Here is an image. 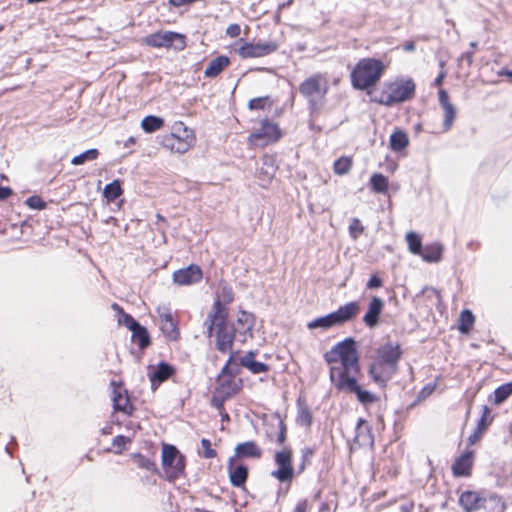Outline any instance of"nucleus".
Here are the masks:
<instances>
[{
  "mask_svg": "<svg viewBox=\"0 0 512 512\" xmlns=\"http://www.w3.org/2000/svg\"><path fill=\"white\" fill-rule=\"evenodd\" d=\"M235 324L236 335L241 337V342L253 337L254 317L251 313L240 311Z\"/></svg>",
  "mask_w": 512,
  "mask_h": 512,
  "instance_id": "18",
  "label": "nucleus"
},
{
  "mask_svg": "<svg viewBox=\"0 0 512 512\" xmlns=\"http://www.w3.org/2000/svg\"><path fill=\"white\" fill-rule=\"evenodd\" d=\"M229 64L230 59L225 55H220L208 63L204 71V75L208 78H214L218 76Z\"/></svg>",
  "mask_w": 512,
  "mask_h": 512,
  "instance_id": "27",
  "label": "nucleus"
},
{
  "mask_svg": "<svg viewBox=\"0 0 512 512\" xmlns=\"http://www.w3.org/2000/svg\"><path fill=\"white\" fill-rule=\"evenodd\" d=\"M235 457H231L228 461L229 479L234 487H242L248 478V468L245 465H239L234 468Z\"/></svg>",
  "mask_w": 512,
  "mask_h": 512,
  "instance_id": "20",
  "label": "nucleus"
},
{
  "mask_svg": "<svg viewBox=\"0 0 512 512\" xmlns=\"http://www.w3.org/2000/svg\"><path fill=\"white\" fill-rule=\"evenodd\" d=\"M324 359L330 365V380L333 385L355 376L360 369L356 342L351 337L335 344L324 354Z\"/></svg>",
  "mask_w": 512,
  "mask_h": 512,
  "instance_id": "1",
  "label": "nucleus"
},
{
  "mask_svg": "<svg viewBox=\"0 0 512 512\" xmlns=\"http://www.w3.org/2000/svg\"><path fill=\"white\" fill-rule=\"evenodd\" d=\"M415 91V84L411 79L401 82L389 84L379 96H375L372 101L385 105L392 106L393 104L409 100Z\"/></svg>",
  "mask_w": 512,
  "mask_h": 512,
  "instance_id": "5",
  "label": "nucleus"
},
{
  "mask_svg": "<svg viewBox=\"0 0 512 512\" xmlns=\"http://www.w3.org/2000/svg\"><path fill=\"white\" fill-rule=\"evenodd\" d=\"M267 106H272L269 96L253 98L248 103V107L251 110H264Z\"/></svg>",
  "mask_w": 512,
  "mask_h": 512,
  "instance_id": "47",
  "label": "nucleus"
},
{
  "mask_svg": "<svg viewBox=\"0 0 512 512\" xmlns=\"http://www.w3.org/2000/svg\"><path fill=\"white\" fill-rule=\"evenodd\" d=\"M99 156V151L96 148H92L84 151L83 153L75 156L71 160V164L78 166L84 164L86 161H93Z\"/></svg>",
  "mask_w": 512,
  "mask_h": 512,
  "instance_id": "39",
  "label": "nucleus"
},
{
  "mask_svg": "<svg viewBox=\"0 0 512 512\" xmlns=\"http://www.w3.org/2000/svg\"><path fill=\"white\" fill-rule=\"evenodd\" d=\"M111 307L117 313L118 323L120 325L126 326L131 330L139 323L130 314H127L117 303H113Z\"/></svg>",
  "mask_w": 512,
  "mask_h": 512,
  "instance_id": "34",
  "label": "nucleus"
},
{
  "mask_svg": "<svg viewBox=\"0 0 512 512\" xmlns=\"http://www.w3.org/2000/svg\"><path fill=\"white\" fill-rule=\"evenodd\" d=\"M493 419L494 416L491 409L487 405H483L481 409V417L477 424L479 431H485L486 428L493 422Z\"/></svg>",
  "mask_w": 512,
  "mask_h": 512,
  "instance_id": "42",
  "label": "nucleus"
},
{
  "mask_svg": "<svg viewBox=\"0 0 512 512\" xmlns=\"http://www.w3.org/2000/svg\"><path fill=\"white\" fill-rule=\"evenodd\" d=\"M439 104L443 109L444 120L442 124V128L444 132H448L455 121L456 118V108L450 102L449 95L446 90L440 89L438 92Z\"/></svg>",
  "mask_w": 512,
  "mask_h": 512,
  "instance_id": "16",
  "label": "nucleus"
},
{
  "mask_svg": "<svg viewBox=\"0 0 512 512\" xmlns=\"http://www.w3.org/2000/svg\"><path fill=\"white\" fill-rule=\"evenodd\" d=\"M398 369L375 358L369 368V375L375 383L384 387L397 373Z\"/></svg>",
  "mask_w": 512,
  "mask_h": 512,
  "instance_id": "13",
  "label": "nucleus"
},
{
  "mask_svg": "<svg viewBox=\"0 0 512 512\" xmlns=\"http://www.w3.org/2000/svg\"><path fill=\"white\" fill-rule=\"evenodd\" d=\"M281 138V131L277 124L267 119L261 121L260 128L250 134L248 140L253 145L265 146Z\"/></svg>",
  "mask_w": 512,
  "mask_h": 512,
  "instance_id": "8",
  "label": "nucleus"
},
{
  "mask_svg": "<svg viewBox=\"0 0 512 512\" xmlns=\"http://www.w3.org/2000/svg\"><path fill=\"white\" fill-rule=\"evenodd\" d=\"M334 386L339 391L356 394L358 401L364 405H368L377 401V397L374 394L367 390L361 389L355 376L345 378V380L334 384Z\"/></svg>",
  "mask_w": 512,
  "mask_h": 512,
  "instance_id": "12",
  "label": "nucleus"
},
{
  "mask_svg": "<svg viewBox=\"0 0 512 512\" xmlns=\"http://www.w3.org/2000/svg\"><path fill=\"white\" fill-rule=\"evenodd\" d=\"M307 509H308L307 501L301 500L296 504L293 512H307Z\"/></svg>",
  "mask_w": 512,
  "mask_h": 512,
  "instance_id": "59",
  "label": "nucleus"
},
{
  "mask_svg": "<svg viewBox=\"0 0 512 512\" xmlns=\"http://www.w3.org/2000/svg\"><path fill=\"white\" fill-rule=\"evenodd\" d=\"M129 441L130 440L128 438H126L125 436L117 435L113 439V445L121 450L125 447L126 443Z\"/></svg>",
  "mask_w": 512,
  "mask_h": 512,
  "instance_id": "55",
  "label": "nucleus"
},
{
  "mask_svg": "<svg viewBox=\"0 0 512 512\" xmlns=\"http://www.w3.org/2000/svg\"><path fill=\"white\" fill-rule=\"evenodd\" d=\"M261 456L262 450L254 441H246L235 447V457L259 459Z\"/></svg>",
  "mask_w": 512,
  "mask_h": 512,
  "instance_id": "23",
  "label": "nucleus"
},
{
  "mask_svg": "<svg viewBox=\"0 0 512 512\" xmlns=\"http://www.w3.org/2000/svg\"><path fill=\"white\" fill-rule=\"evenodd\" d=\"M183 129L184 136L178 135L176 132H172L165 135L162 140V145L172 152L183 154L189 150L193 143V135L183 127V124H179V129Z\"/></svg>",
  "mask_w": 512,
  "mask_h": 512,
  "instance_id": "9",
  "label": "nucleus"
},
{
  "mask_svg": "<svg viewBox=\"0 0 512 512\" xmlns=\"http://www.w3.org/2000/svg\"><path fill=\"white\" fill-rule=\"evenodd\" d=\"M482 498L477 492L465 491L460 495L459 504L466 512H477Z\"/></svg>",
  "mask_w": 512,
  "mask_h": 512,
  "instance_id": "25",
  "label": "nucleus"
},
{
  "mask_svg": "<svg viewBox=\"0 0 512 512\" xmlns=\"http://www.w3.org/2000/svg\"><path fill=\"white\" fill-rule=\"evenodd\" d=\"M384 308V301L377 296H373L369 305L367 312L363 317V322L369 328H374L379 324V317Z\"/></svg>",
  "mask_w": 512,
  "mask_h": 512,
  "instance_id": "19",
  "label": "nucleus"
},
{
  "mask_svg": "<svg viewBox=\"0 0 512 512\" xmlns=\"http://www.w3.org/2000/svg\"><path fill=\"white\" fill-rule=\"evenodd\" d=\"M364 231V227L362 226L360 220L358 218H354L349 225V234L353 239H357Z\"/></svg>",
  "mask_w": 512,
  "mask_h": 512,
  "instance_id": "48",
  "label": "nucleus"
},
{
  "mask_svg": "<svg viewBox=\"0 0 512 512\" xmlns=\"http://www.w3.org/2000/svg\"><path fill=\"white\" fill-rule=\"evenodd\" d=\"M132 332V340L137 343L140 349L147 348L150 343V336L148 330L138 323L133 329L130 330Z\"/></svg>",
  "mask_w": 512,
  "mask_h": 512,
  "instance_id": "32",
  "label": "nucleus"
},
{
  "mask_svg": "<svg viewBox=\"0 0 512 512\" xmlns=\"http://www.w3.org/2000/svg\"><path fill=\"white\" fill-rule=\"evenodd\" d=\"M512 395V381L504 383L497 387L492 394L489 395L488 401L494 405H501Z\"/></svg>",
  "mask_w": 512,
  "mask_h": 512,
  "instance_id": "29",
  "label": "nucleus"
},
{
  "mask_svg": "<svg viewBox=\"0 0 512 512\" xmlns=\"http://www.w3.org/2000/svg\"><path fill=\"white\" fill-rule=\"evenodd\" d=\"M389 142L390 148L395 152H399L408 146L409 139L405 132L396 130L391 134Z\"/></svg>",
  "mask_w": 512,
  "mask_h": 512,
  "instance_id": "33",
  "label": "nucleus"
},
{
  "mask_svg": "<svg viewBox=\"0 0 512 512\" xmlns=\"http://www.w3.org/2000/svg\"><path fill=\"white\" fill-rule=\"evenodd\" d=\"M498 76H505V77L512 78V70H509L507 68H502L501 70L498 71Z\"/></svg>",
  "mask_w": 512,
  "mask_h": 512,
  "instance_id": "64",
  "label": "nucleus"
},
{
  "mask_svg": "<svg viewBox=\"0 0 512 512\" xmlns=\"http://www.w3.org/2000/svg\"><path fill=\"white\" fill-rule=\"evenodd\" d=\"M243 367L247 368L253 374H259L268 371V365L255 360L254 352L250 351L240 360Z\"/></svg>",
  "mask_w": 512,
  "mask_h": 512,
  "instance_id": "30",
  "label": "nucleus"
},
{
  "mask_svg": "<svg viewBox=\"0 0 512 512\" xmlns=\"http://www.w3.org/2000/svg\"><path fill=\"white\" fill-rule=\"evenodd\" d=\"M402 356L399 344L388 342L377 349L376 358L398 369V363Z\"/></svg>",
  "mask_w": 512,
  "mask_h": 512,
  "instance_id": "15",
  "label": "nucleus"
},
{
  "mask_svg": "<svg viewBox=\"0 0 512 512\" xmlns=\"http://www.w3.org/2000/svg\"><path fill=\"white\" fill-rule=\"evenodd\" d=\"M443 252V245L440 243H433L422 248L419 254L422 259L429 263H436L441 260Z\"/></svg>",
  "mask_w": 512,
  "mask_h": 512,
  "instance_id": "31",
  "label": "nucleus"
},
{
  "mask_svg": "<svg viewBox=\"0 0 512 512\" xmlns=\"http://www.w3.org/2000/svg\"><path fill=\"white\" fill-rule=\"evenodd\" d=\"M122 193L123 190L118 180H114L113 182L107 184L103 190L104 197L109 201L117 199L119 196H121Z\"/></svg>",
  "mask_w": 512,
  "mask_h": 512,
  "instance_id": "37",
  "label": "nucleus"
},
{
  "mask_svg": "<svg viewBox=\"0 0 512 512\" xmlns=\"http://www.w3.org/2000/svg\"><path fill=\"white\" fill-rule=\"evenodd\" d=\"M172 277L177 285L188 286L200 282L203 274L198 265L191 264L186 268L176 270Z\"/></svg>",
  "mask_w": 512,
  "mask_h": 512,
  "instance_id": "14",
  "label": "nucleus"
},
{
  "mask_svg": "<svg viewBox=\"0 0 512 512\" xmlns=\"http://www.w3.org/2000/svg\"><path fill=\"white\" fill-rule=\"evenodd\" d=\"M360 312V304L357 301L348 302L331 312L336 326L353 320Z\"/></svg>",
  "mask_w": 512,
  "mask_h": 512,
  "instance_id": "17",
  "label": "nucleus"
},
{
  "mask_svg": "<svg viewBox=\"0 0 512 512\" xmlns=\"http://www.w3.org/2000/svg\"><path fill=\"white\" fill-rule=\"evenodd\" d=\"M352 167V162L347 157H341L334 162V172L337 175L347 174Z\"/></svg>",
  "mask_w": 512,
  "mask_h": 512,
  "instance_id": "46",
  "label": "nucleus"
},
{
  "mask_svg": "<svg viewBox=\"0 0 512 512\" xmlns=\"http://www.w3.org/2000/svg\"><path fill=\"white\" fill-rule=\"evenodd\" d=\"M233 361V355L231 354L226 362V364L223 366L222 370H221V373H220V377H223V376H233L234 372L232 371V369L230 368V365Z\"/></svg>",
  "mask_w": 512,
  "mask_h": 512,
  "instance_id": "53",
  "label": "nucleus"
},
{
  "mask_svg": "<svg viewBox=\"0 0 512 512\" xmlns=\"http://www.w3.org/2000/svg\"><path fill=\"white\" fill-rule=\"evenodd\" d=\"M146 45L155 48H170L181 51L186 46L185 36L172 31L156 32L145 37Z\"/></svg>",
  "mask_w": 512,
  "mask_h": 512,
  "instance_id": "7",
  "label": "nucleus"
},
{
  "mask_svg": "<svg viewBox=\"0 0 512 512\" xmlns=\"http://www.w3.org/2000/svg\"><path fill=\"white\" fill-rule=\"evenodd\" d=\"M299 93L305 98L310 112L316 113L324 106L329 91V81L324 73H315L299 85Z\"/></svg>",
  "mask_w": 512,
  "mask_h": 512,
  "instance_id": "3",
  "label": "nucleus"
},
{
  "mask_svg": "<svg viewBox=\"0 0 512 512\" xmlns=\"http://www.w3.org/2000/svg\"><path fill=\"white\" fill-rule=\"evenodd\" d=\"M160 323H167L170 322L173 319L172 314L170 312H162L159 314Z\"/></svg>",
  "mask_w": 512,
  "mask_h": 512,
  "instance_id": "62",
  "label": "nucleus"
},
{
  "mask_svg": "<svg viewBox=\"0 0 512 512\" xmlns=\"http://www.w3.org/2000/svg\"><path fill=\"white\" fill-rule=\"evenodd\" d=\"M275 462L278 465V469L271 472V476L276 478L280 482H287L293 478V467L291 460V451L289 449H283L276 452Z\"/></svg>",
  "mask_w": 512,
  "mask_h": 512,
  "instance_id": "11",
  "label": "nucleus"
},
{
  "mask_svg": "<svg viewBox=\"0 0 512 512\" xmlns=\"http://www.w3.org/2000/svg\"><path fill=\"white\" fill-rule=\"evenodd\" d=\"M436 388V384L434 383H428L427 385H425L422 390L420 391L419 393V397L420 398H426L428 397L429 395H431L434 390Z\"/></svg>",
  "mask_w": 512,
  "mask_h": 512,
  "instance_id": "52",
  "label": "nucleus"
},
{
  "mask_svg": "<svg viewBox=\"0 0 512 512\" xmlns=\"http://www.w3.org/2000/svg\"><path fill=\"white\" fill-rule=\"evenodd\" d=\"M278 49V44L274 41L268 42H246L241 45L237 52L241 58H259L272 54Z\"/></svg>",
  "mask_w": 512,
  "mask_h": 512,
  "instance_id": "10",
  "label": "nucleus"
},
{
  "mask_svg": "<svg viewBox=\"0 0 512 512\" xmlns=\"http://www.w3.org/2000/svg\"><path fill=\"white\" fill-rule=\"evenodd\" d=\"M241 33V28L238 24H230L226 29V34L232 38L238 37Z\"/></svg>",
  "mask_w": 512,
  "mask_h": 512,
  "instance_id": "51",
  "label": "nucleus"
},
{
  "mask_svg": "<svg viewBox=\"0 0 512 512\" xmlns=\"http://www.w3.org/2000/svg\"><path fill=\"white\" fill-rule=\"evenodd\" d=\"M111 385L114 386L112 391L113 407L117 411L128 413V397L126 391L122 390L120 385L116 386V382L112 381Z\"/></svg>",
  "mask_w": 512,
  "mask_h": 512,
  "instance_id": "28",
  "label": "nucleus"
},
{
  "mask_svg": "<svg viewBox=\"0 0 512 512\" xmlns=\"http://www.w3.org/2000/svg\"><path fill=\"white\" fill-rule=\"evenodd\" d=\"M406 241H407L408 248L411 253H413L415 255H419L421 253L422 243H421V238L419 237V235L417 233H415V232L407 233Z\"/></svg>",
  "mask_w": 512,
  "mask_h": 512,
  "instance_id": "41",
  "label": "nucleus"
},
{
  "mask_svg": "<svg viewBox=\"0 0 512 512\" xmlns=\"http://www.w3.org/2000/svg\"><path fill=\"white\" fill-rule=\"evenodd\" d=\"M334 326H336V323H335L331 313H329L325 316L318 317V318L307 323V328L310 330H313L316 328L329 329Z\"/></svg>",
  "mask_w": 512,
  "mask_h": 512,
  "instance_id": "36",
  "label": "nucleus"
},
{
  "mask_svg": "<svg viewBox=\"0 0 512 512\" xmlns=\"http://www.w3.org/2000/svg\"><path fill=\"white\" fill-rule=\"evenodd\" d=\"M13 191L9 187L0 186V200L7 199L10 195H12Z\"/></svg>",
  "mask_w": 512,
  "mask_h": 512,
  "instance_id": "60",
  "label": "nucleus"
},
{
  "mask_svg": "<svg viewBox=\"0 0 512 512\" xmlns=\"http://www.w3.org/2000/svg\"><path fill=\"white\" fill-rule=\"evenodd\" d=\"M175 369L166 362H160L153 372L149 373L152 386L159 385L173 375Z\"/></svg>",
  "mask_w": 512,
  "mask_h": 512,
  "instance_id": "22",
  "label": "nucleus"
},
{
  "mask_svg": "<svg viewBox=\"0 0 512 512\" xmlns=\"http://www.w3.org/2000/svg\"><path fill=\"white\" fill-rule=\"evenodd\" d=\"M160 329L166 339L175 341L179 338V330L174 320L167 323H160Z\"/></svg>",
  "mask_w": 512,
  "mask_h": 512,
  "instance_id": "40",
  "label": "nucleus"
},
{
  "mask_svg": "<svg viewBox=\"0 0 512 512\" xmlns=\"http://www.w3.org/2000/svg\"><path fill=\"white\" fill-rule=\"evenodd\" d=\"M483 432H484V431H479V428L477 427V428L475 429V431H474V432L469 436V438H468V442H469L470 444H474V443H476V442L479 440V438L481 437V435H482V433H483Z\"/></svg>",
  "mask_w": 512,
  "mask_h": 512,
  "instance_id": "58",
  "label": "nucleus"
},
{
  "mask_svg": "<svg viewBox=\"0 0 512 512\" xmlns=\"http://www.w3.org/2000/svg\"><path fill=\"white\" fill-rule=\"evenodd\" d=\"M382 286V280L377 275H373L367 282V288L374 289Z\"/></svg>",
  "mask_w": 512,
  "mask_h": 512,
  "instance_id": "56",
  "label": "nucleus"
},
{
  "mask_svg": "<svg viewBox=\"0 0 512 512\" xmlns=\"http://www.w3.org/2000/svg\"><path fill=\"white\" fill-rule=\"evenodd\" d=\"M268 437L271 440H274L278 445H283L286 440V426L281 419L277 420V433L275 438H273V432H267Z\"/></svg>",
  "mask_w": 512,
  "mask_h": 512,
  "instance_id": "45",
  "label": "nucleus"
},
{
  "mask_svg": "<svg viewBox=\"0 0 512 512\" xmlns=\"http://www.w3.org/2000/svg\"><path fill=\"white\" fill-rule=\"evenodd\" d=\"M402 48L405 52H413L415 50L416 46L413 41H408L402 45Z\"/></svg>",
  "mask_w": 512,
  "mask_h": 512,
  "instance_id": "63",
  "label": "nucleus"
},
{
  "mask_svg": "<svg viewBox=\"0 0 512 512\" xmlns=\"http://www.w3.org/2000/svg\"><path fill=\"white\" fill-rule=\"evenodd\" d=\"M163 125L164 120L154 115L146 116L141 122V127L146 133H153L159 130Z\"/></svg>",
  "mask_w": 512,
  "mask_h": 512,
  "instance_id": "35",
  "label": "nucleus"
},
{
  "mask_svg": "<svg viewBox=\"0 0 512 512\" xmlns=\"http://www.w3.org/2000/svg\"><path fill=\"white\" fill-rule=\"evenodd\" d=\"M474 315L469 310H463L460 314V325L459 330L462 333H467L471 329L474 323Z\"/></svg>",
  "mask_w": 512,
  "mask_h": 512,
  "instance_id": "43",
  "label": "nucleus"
},
{
  "mask_svg": "<svg viewBox=\"0 0 512 512\" xmlns=\"http://www.w3.org/2000/svg\"><path fill=\"white\" fill-rule=\"evenodd\" d=\"M505 504L497 495H488L482 498L477 512H504Z\"/></svg>",
  "mask_w": 512,
  "mask_h": 512,
  "instance_id": "26",
  "label": "nucleus"
},
{
  "mask_svg": "<svg viewBox=\"0 0 512 512\" xmlns=\"http://www.w3.org/2000/svg\"><path fill=\"white\" fill-rule=\"evenodd\" d=\"M208 338L214 337L216 349L223 354L232 352L236 327L227 318L224 304L217 299L203 323Z\"/></svg>",
  "mask_w": 512,
  "mask_h": 512,
  "instance_id": "2",
  "label": "nucleus"
},
{
  "mask_svg": "<svg viewBox=\"0 0 512 512\" xmlns=\"http://www.w3.org/2000/svg\"><path fill=\"white\" fill-rule=\"evenodd\" d=\"M162 466L166 473L168 481L178 479L185 470V457L180 454L178 449L169 444L162 447Z\"/></svg>",
  "mask_w": 512,
  "mask_h": 512,
  "instance_id": "6",
  "label": "nucleus"
},
{
  "mask_svg": "<svg viewBox=\"0 0 512 512\" xmlns=\"http://www.w3.org/2000/svg\"><path fill=\"white\" fill-rule=\"evenodd\" d=\"M370 184L375 192L386 193L388 190V180L384 175L380 173L372 175L370 179Z\"/></svg>",
  "mask_w": 512,
  "mask_h": 512,
  "instance_id": "38",
  "label": "nucleus"
},
{
  "mask_svg": "<svg viewBox=\"0 0 512 512\" xmlns=\"http://www.w3.org/2000/svg\"><path fill=\"white\" fill-rule=\"evenodd\" d=\"M439 66L441 68V71H440V73L438 74V76L434 80V86H437V87L442 85L443 80H444V78L446 76V71L444 70L445 62L441 61L439 63Z\"/></svg>",
  "mask_w": 512,
  "mask_h": 512,
  "instance_id": "54",
  "label": "nucleus"
},
{
  "mask_svg": "<svg viewBox=\"0 0 512 512\" xmlns=\"http://www.w3.org/2000/svg\"><path fill=\"white\" fill-rule=\"evenodd\" d=\"M261 170L267 175L268 179H271L274 176L275 167L273 164H268L267 161H264Z\"/></svg>",
  "mask_w": 512,
  "mask_h": 512,
  "instance_id": "57",
  "label": "nucleus"
},
{
  "mask_svg": "<svg viewBox=\"0 0 512 512\" xmlns=\"http://www.w3.org/2000/svg\"><path fill=\"white\" fill-rule=\"evenodd\" d=\"M201 446L203 449L202 455L204 458L212 459V458L216 457L217 453L214 449H212L210 440L203 438L201 440Z\"/></svg>",
  "mask_w": 512,
  "mask_h": 512,
  "instance_id": "50",
  "label": "nucleus"
},
{
  "mask_svg": "<svg viewBox=\"0 0 512 512\" xmlns=\"http://www.w3.org/2000/svg\"><path fill=\"white\" fill-rule=\"evenodd\" d=\"M355 441L359 445H372L374 440L371 434V428L367 421L362 418L358 419L356 430H355Z\"/></svg>",
  "mask_w": 512,
  "mask_h": 512,
  "instance_id": "24",
  "label": "nucleus"
},
{
  "mask_svg": "<svg viewBox=\"0 0 512 512\" xmlns=\"http://www.w3.org/2000/svg\"><path fill=\"white\" fill-rule=\"evenodd\" d=\"M299 417H300L301 421L304 422L306 425H310L311 415L308 411H306V410L301 411Z\"/></svg>",
  "mask_w": 512,
  "mask_h": 512,
  "instance_id": "61",
  "label": "nucleus"
},
{
  "mask_svg": "<svg viewBox=\"0 0 512 512\" xmlns=\"http://www.w3.org/2000/svg\"><path fill=\"white\" fill-rule=\"evenodd\" d=\"M26 205L31 209L42 210L46 207V203L39 196H31L27 198Z\"/></svg>",
  "mask_w": 512,
  "mask_h": 512,
  "instance_id": "49",
  "label": "nucleus"
},
{
  "mask_svg": "<svg viewBox=\"0 0 512 512\" xmlns=\"http://www.w3.org/2000/svg\"><path fill=\"white\" fill-rule=\"evenodd\" d=\"M135 464L141 468L145 469L147 471L155 472L157 470L156 464L154 461H152L150 458L145 457L142 454H135L133 456Z\"/></svg>",
  "mask_w": 512,
  "mask_h": 512,
  "instance_id": "44",
  "label": "nucleus"
},
{
  "mask_svg": "<svg viewBox=\"0 0 512 512\" xmlns=\"http://www.w3.org/2000/svg\"><path fill=\"white\" fill-rule=\"evenodd\" d=\"M473 463V453L465 452L459 456L452 465V471L455 476H468L470 475Z\"/></svg>",
  "mask_w": 512,
  "mask_h": 512,
  "instance_id": "21",
  "label": "nucleus"
},
{
  "mask_svg": "<svg viewBox=\"0 0 512 512\" xmlns=\"http://www.w3.org/2000/svg\"><path fill=\"white\" fill-rule=\"evenodd\" d=\"M383 72L384 65L381 60L363 58L351 72L352 85L359 90H366L378 82Z\"/></svg>",
  "mask_w": 512,
  "mask_h": 512,
  "instance_id": "4",
  "label": "nucleus"
}]
</instances>
